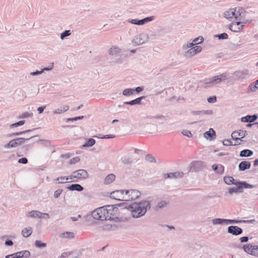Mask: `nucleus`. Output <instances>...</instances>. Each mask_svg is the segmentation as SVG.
Wrapping results in <instances>:
<instances>
[{
  "instance_id": "nucleus-62",
  "label": "nucleus",
  "mask_w": 258,
  "mask_h": 258,
  "mask_svg": "<svg viewBox=\"0 0 258 258\" xmlns=\"http://www.w3.org/2000/svg\"><path fill=\"white\" fill-rule=\"evenodd\" d=\"M80 161V158L78 157H75L72 158L70 161V164H73L76 163H78Z\"/></svg>"
},
{
  "instance_id": "nucleus-18",
  "label": "nucleus",
  "mask_w": 258,
  "mask_h": 258,
  "mask_svg": "<svg viewBox=\"0 0 258 258\" xmlns=\"http://www.w3.org/2000/svg\"><path fill=\"white\" fill-rule=\"evenodd\" d=\"M254 222H255V220L254 219L248 220H238L226 219V225L236 224V223H253Z\"/></svg>"
},
{
  "instance_id": "nucleus-56",
  "label": "nucleus",
  "mask_w": 258,
  "mask_h": 258,
  "mask_svg": "<svg viewBox=\"0 0 258 258\" xmlns=\"http://www.w3.org/2000/svg\"><path fill=\"white\" fill-rule=\"evenodd\" d=\"M237 134H238V132H237L236 131H234V132H232V133L231 134V137H232V138L233 140H235L236 141H241L240 138L237 137V136H238Z\"/></svg>"
},
{
  "instance_id": "nucleus-61",
  "label": "nucleus",
  "mask_w": 258,
  "mask_h": 258,
  "mask_svg": "<svg viewBox=\"0 0 258 258\" xmlns=\"http://www.w3.org/2000/svg\"><path fill=\"white\" fill-rule=\"evenodd\" d=\"M217 98L215 96L210 97L208 98L207 101L210 103H213L216 101Z\"/></svg>"
},
{
  "instance_id": "nucleus-55",
  "label": "nucleus",
  "mask_w": 258,
  "mask_h": 258,
  "mask_svg": "<svg viewBox=\"0 0 258 258\" xmlns=\"http://www.w3.org/2000/svg\"><path fill=\"white\" fill-rule=\"evenodd\" d=\"M31 131L32 130H26V131H23V132H19L14 133L12 134L11 135H10V137H13V136H19V135H22L23 134L31 132Z\"/></svg>"
},
{
  "instance_id": "nucleus-52",
  "label": "nucleus",
  "mask_w": 258,
  "mask_h": 258,
  "mask_svg": "<svg viewBox=\"0 0 258 258\" xmlns=\"http://www.w3.org/2000/svg\"><path fill=\"white\" fill-rule=\"evenodd\" d=\"M53 66H54V63L53 62L50 63L48 67H45V68H44L43 69H42L41 70L42 71V73H43L44 71H51L53 69Z\"/></svg>"
},
{
  "instance_id": "nucleus-45",
  "label": "nucleus",
  "mask_w": 258,
  "mask_h": 258,
  "mask_svg": "<svg viewBox=\"0 0 258 258\" xmlns=\"http://www.w3.org/2000/svg\"><path fill=\"white\" fill-rule=\"evenodd\" d=\"M33 116L32 113H30L28 112H25L22 113L21 115H20L19 118H28V117H31Z\"/></svg>"
},
{
  "instance_id": "nucleus-40",
  "label": "nucleus",
  "mask_w": 258,
  "mask_h": 258,
  "mask_svg": "<svg viewBox=\"0 0 258 258\" xmlns=\"http://www.w3.org/2000/svg\"><path fill=\"white\" fill-rule=\"evenodd\" d=\"M135 92L133 89H125L122 92V94L125 96H128L133 95Z\"/></svg>"
},
{
  "instance_id": "nucleus-13",
  "label": "nucleus",
  "mask_w": 258,
  "mask_h": 258,
  "mask_svg": "<svg viewBox=\"0 0 258 258\" xmlns=\"http://www.w3.org/2000/svg\"><path fill=\"white\" fill-rule=\"evenodd\" d=\"M227 232L233 235H239L242 233L243 230L237 226H230L227 228Z\"/></svg>"
},
{
  "instance_id": "nucleus-44",
  "label": "nucleus",
  "mask_w": 258,
  "mask_h": 258,
  "mask_svg": "<svg viewBox=\"0 0 258 258\" xmlns=\"http://www.w3.org/2000/svg\"><path fill=\"white\" fill-rule=\"evenodd\" d=\"M19 253H21L20 256L22 257L27 258L30 256V252L28 250H23L19 251Z\"/></svg>"
},
{
  "instance_id": "nucleus-36",
  "label": "nucleus",
  "mask_w": 258,
  "mask_h": 258,
  "mask_svg": "<svg viewBox=\"0 0 258 258\" xmlns=\"http://www.w3.org/2000/svg\"><path fill=\"white\" fill-rule=\"evenodd\" d=\"M69 109V105H65L62 107L59 108L53 111V113L54 114H61L63 112H66Z\"/></svg>"
},
{
  "instance_id": "nucleus-26",
  "label": "nucleus",
  "mask_w": 258,
  "mask_h": 258,
  "mask_svg": "<svg viewBox=\"0 0 258 258\" xmlns=\"http://www.w3.org/2000/svg\"><path fill=\"white\" fill-rule=\"evenodd\" d=\"M257 118L256 115L254 114L252 115H248L245 117H242L241 118V120L242 122H251L254 121Z\"/></svg>"
},
{
  "instance_id": "nucleus-7",
  "label": "nucleus",
  "mask_w": 258,
  "mask_h": 258,
  "mask_svg": "<svg viewBox=\"0 0 258 258\" xmlns=\"http://www.w3.org/2000/svg\"><path fill=\"white\" fill-rule=\"evenodd\" d=\"M88 172L84 169H79L74 171L71 176L70 179L72 180V181H77L78 179H86L88 177Z\"/></svg>"
},
{
  "instance_id": "nucleus-19",
  "label": "nucleus",
  "mask_w": 258,
  "mask_h": 258,
  "mask_svg": "<svg viewBox=\"0 0 258 258\" xmlns=\"http://www.w3.org/2000/svg\"><path fill=\"white\" fill-rule=\"evenodd\" d=\"M204 137L207 139L213 140L216 138V132L213 128H210L208 131L204 133Z\"/></svg>"
},
{
  "instance_id": "nucleus-46",
  "label": "nucleus",
  "mask_w": 258,
  "mask_h": 258,
  "mask_svg": "<svg viewBox=\"0 0 258 258\" xmlns=\"http://www.w3.org/2000/svg\"><path fill=\"white\" fill-rule=\"evenodd\" d=\"M146 160L151 163H154L156 162L155 157L151 154H148L146 155Z\"/></svg>"
},
{
  "instance_id": "nucleus-64",
  "label": "nucleus",
  "mask_w": 258,
  "mask_h": 258,
  "mask_svg": "<svg viewBox=\"0 0 258 258\" xmlns=\"http://www.w3.org/2000/svg\"><path fill=\"white\" fill-rule=\"evenodd\" d=\"M253 255L258 256V246L254 245V249H253Z\"/></svg>"
},
{
  "instance_id": "nucleus-47",
  "label": "nucleus",
  "mask_w": 258,
  "mask_h": 258,
  "mask_svg": "<svg viewBox=\"0 0 258 258\" xmlns=\"http://www.w3.org/2000/svg\"><path fill=\"white\" fill-rule=\"evenodd\" d=\"M215 37H218L219 39H226L228 38V34L226 33H223L220 34L216 35Z\"/></svg>"
},
{
  "instance_id": "nucleus-29",
  "label": "nucleus",
  "mask_w": 258,
  "mask_h": 258,
  "mask_svg": "<svg viewBox=\"0 0 258 258\" xmlns=\"http://www.w3.org/2000/svg\"><path fill=\"white\" fill-rule=\"evenodd\" d=\"M213 169L217 173L222 174L224 172V167L222 165L215 164L212 166Z\"/></svg>"
},
{
  "instance_id": "nucleus-38",
  "label": "nucleus",
  "mask_w": 258,
  "mask_h": 258,
  "mask_svg": "<svg viewBox=\"0 0 258 258\" xmlns=\"http://www.w3.org/2000/svg\"><path fill=\"white\" fill-rule=\"evenodd\" d=\"M234 180V178L232 176H227L224 177V181L227 184H234V183H236Z\"/></svg>"
},
{
  "instance_id": "nucleus-3",
  "label": "nucleus",
  "mask_w": 258,
  "mask_h": 258,
  "mask_svg": "<svg viewBox=\"0 0 258 258\" xmlns=\"http://www.w3.org/2000/svg\"><path fill=\"white\" fill-rule=\"evenodd\" d=\"M245 9L242 7H238L230 9L225 11L224 16L225 18L231 20L233 18L235 20H241L245 17Z\"/></svg>"
},
{
  "instance_id": "nucleus-31",
  "label": "nucleus",
  "mask_w": 258,
  "mask_h": 258,
  "mask_svg": "<svg viewBox=\"0 0 258 258\" xmlns=\"http://www.w3.org/2000/svg\"><path fill=\"white\" fill-rule=\"evenodd\" d=\"M254 245H253L250 244H247L244 245L243 247L244 251L247 252L248 254H250L253 255V249H254Z\"/></svg>"
},
{
  "instance_id": "nucleus-42",
  "label": "nucleus",
  "mask_w": 258,
  "mask_h": 258,
  "mask_svg": "<svg viewBox=\"0 0 258 258\" xmlns=\"http://www.w3.org/2000/svg\"><path fill=\"white\" fill-rule=\"evenodd\" d=\"M195 45H196V44L193 41L192 42H188L186 44L183 45L182 46V49L183 50H186L188 48L189 49V48H190L191 47H194V46Z\"/></svg>"
},
{
  "instance_id": "nucleus-59",
  "label": "nucleus",
  "mask_w": 258,
  "mask_h": 258,
  "mask_svg": "<svg viewBox=\"0 0 258 258\" xmlns=\"http://www.w3.org/2000/svg\"><path fill=\"white\" fill-rule=\"evenodd\" d=\"M201 115H212L213 112L212 110H201Z\"/></svg>"
},
{
  "instance_id": "nucleus-16",
  "label": "nucleus",
  "mask_w": 258,
  "mask_h": 258,
  "mask_svg": "<svg viewBox=\"0 0 258 258\" xmlns=\"http://www.w3.org/2000/svg\"><path fill=\"white\" fill-rule=\"evenodd\" d=\"M229 28L231 31L234 32H239L242 30L239 21L231 23L229 25Z\"/></svg>"
},
{
  "instance_id": "nucleus-30",
  "label": "nucleus",
  "mask_w": 258,
  "mask_h": 258,
  "mask_svg": "<svg viewBox=\"0 0 258 258\" xmlns=\"http://www.w3.org/2000/svg\"><path fill=\"white\" fill-rule=\"evenodd\" d=\"M196 54H197V53L195 52L194 47H191L188 50H186L184 53V56L186 58H190Z\"/></svg>"
},
{
  "instance_id": "nucleus-24",
  "label": "nucleus",
  "mask_w": 258,
  "mask_h": 258,
  "mask_svg": "<svg viewBox=\"0 0 258 258\" xmlns=\"http://www.w3.org/2000/svg\"><path fill=\"white\" fill-rule=\"evenodd\" d=\"M145 96H141L130 101L124 102L123 104H127L130 105H135L137 104L139 105L141 104V100L145 98Z\"/></svg>"
},
{
  "instance_id": "nucleus-51",
  "label": "nucleus",
  "mask_w": 258,
  "mask_h": 258,
  "mask_svg": "<svg viewBox=\"0 0 258 258\" xmlns=\"http://www.w3.org/2000/svg\"><path fill=\"white\" fill-rule=\"evenodd\" d=\"M53 66H54V63L53 62L50 63L48 67H45V68H44L43 69H42L41 70L42 71V73H43L44 71H51L53 69Z\"/></svg>"
},
{
  "instance_id": "nucleus-20",
  "label": "nucleus",
  "mask_w": 258,
  "mask_h": 258,
  "mask_svg": "<svg viewBox=\"0 0 258 258\" xmlns=\"http://www.w3.org/2000/svg\"><path fill=\"white\" fill-rule=\"evenodd\" d=\"M245 17L243 19L241 20H238L239 23H240V25L242 29L243 27L245 26V24L250 23L252 22V20L249 19H246L249 18L248 12H246L245 10Z\"/></svg>"
},
{
  "instance_id": "nucleus-41",
  "label": "nucleus",
  "mask_w": 258,
  "mask_h": 258,
  "mask_svg": "<svg viewBox=\"0 0 258 258\" xmlns=\"http://www.w3.org/2000/svg\"><path fill=\"white\" fill-rule=\"evenodd\" d=\"M71 34V31L70 30H65L62 32L60 35V37L61 40H63L66 37L69 36Z\"/></svg>"
},
{
  "instance_id": "nucleus-53",
  "label": "nucleus",
  "mask_w": 258,
  "mask_h": 258,
  "mask_svg": "<svg viewBox=\"0 0 258 258\" xmlns=\"http://www.w3.org/2000/svg\"><path fill=\"white\" fill-rule=\"evenodd\" d=\"M25 120H23L19 121L17 122L12 124L10 125V127H17L18 126L22 125L25 123Z\"/></svg>"
},
{
  "instance_id": "nucleus-25",
  "label": "nucleus",
  "mask_w": 258,
  "mask_h": 258,
  "mask_svg": "<svg viewBox=\"0 0 258 258\" xmlns=\"http://www.w3.org/2000/svg\"><path fill=\"white\" fill-rule=\"evenodd\" d=\"M67 188L71 191H81L84 189L83 187L79 184H72L69 186L67 187Z\"/></svg>"
},
{
  "instance_id": "nucleus-1",
  "label": "nucleus",
  "mask_w": 258,
  "mask_h": 258,
  "mask_svg": "<svg viewBox=\"0 0 258 258\" xmlns=\"http://www.w3.org/2000/svg\"><path fill=\"white\" fill-rule=\"evenodd\" d=\"M105 208L104 207L97 208L92 212V217L96 220H113L115 217H113L115 212L117 211V208L113 207L112 205H109Z\"/></svg>"
},
{
  "instance_id": "nucleus-12",
  "label": "nucleus",
  "mask_w": 258,
  "mask_h": 258,
  "mask_svg": "<svg viewBox=\"0 0 258 258\" xmlns=\"http://www.w3.org/2000/svg\"><path fill=\"white\" fill-rule=\"evenodd\" d=\"M125 190H118L111 192L110 197L118 201H125Z\"/></svg>"
},
{
  "instance_id": "nucleus-50",
  "label": "nucleus",
  "mask_w": 258,
  "mask_h": 258,
  "mask_svg": "<svg viewBox=\"0 0 258 258\" xmlns=\"http://www.w3.org/2000/svg\"><path fill=\"white\" fill-rule=\"evenodd\" d=\"M121 162L125 165L130 164L131 163H132V161L131 159L130 158L123 157L121 158Z\"/></svg>"
},
{
  "instance_id": "nucleus-57",
  "label": "nucleus",
  "mask_w": 258,
  "mask_h": 258,
  "mask_svg": "<svg viewBox=\"0 0 258 258\" xmlns=\"http://www.w3.org/2000/svg\"><path fill=\"white\" fill-rule=\"evenodd\" d=\"M62 192V189H58L54 191V193L53 195L54 198L55 199L58 198Z\"/></svg>"
},
{
  "instance_id": "nucleus-49",
  "label": "nucleus",
  "mask_w": 258,
  "mask_h": 258,
  "mask_svg": "<svg viewBox=\"0 0 258 258\" xmlns=\"http://www.w3.org/2000/svg\"><path fill=\"white\" fill-rule=\"evenodd\" d=\"M35 245L37 247H44L46 246V244L45 243L42 242L40 240H36Z\"/></svg>"
},
{
  "instance_id": "nucleus-15",
  "label": "nucleus",
  "mask_w": 258,
  "mask_h": 258,
  "mask_svg": "<svg viewBox=\"0 0 258 258\" xmlns=\"http://www.w3.org/2000/svg\"><path fill=\"white\" fill-rule=\"evenodd\" d=\"M146 118L148 120H152L155 122L162 123V121L165 119V116L162 115L156 114L147 116Z\"/></svg>"
},
{
  "instance_id": "nucleus-43",
  "label": "nucleus",
  "mask_w": 258,
  "mask_h": 258,
  "mask_svg": "<svg viewBox=\"0 0 258 258\" xmlns=\"http://www.w3.org/2000/svg\"><path fill=\"white\" fill-rule=\"evenodd\" d=\"M20 254L21 253H19V251H18L16 253L8 255L6 256L5 258H21Z\"/></svg>"
},
{
  "instance_id": "nucleus-22",
  "label": "nucleus",
  "mask_w": 258,
  "mask_h": 258,
  "mask_svg": "<svg viewBox=\"0 0 258 258\" xmlns=\"http://www.w3.org/2000/svg\"><path fill=\"white\" fill-rule=\"evenodd\" d=\"M251 166V163L249 161H242L238 165L239 170L240 171H244L246 169H248L250 168Z\"/></svg>"
},
{
  "instance_id": "nucleus-5",
  "label": "nucleus",
  "mask_w": 258,
  "mask_h": 258,
  "mask_svg": "<svg viewBox=\"0 0 258 258\" xmlns=\"http://www.w3.org/2000/svg\"><path fill=\"white\" fill-rule=\"evenodd\" d=\"M236 185V187H229L228 188L229 194L232 195L233 192H242L243 190L241 189L245 188H252L254 187V185L249 184L246 181H237L236 183H234Z\"/></svg>"
},
{
  "instance_id": "nucleus-10",
  "label": "nucleus",
  "mask_w": 258,
  "mask_h": 258,
  "mask_svg": "<svg viewBox=\"0 0 258 258\" xmlns=\"http://www.w3.org/2000/svg\"><path fill=\"white\" fill-rule=\"evenodd\" d=\"M141 195L140 192L136 189L125 190V201H132L137 199Z\"/></svg>"
},
{
  "instance_id": "nucleus-23",
  "label": "nucleus",
  "mask_w": 258,
  "mask_h": 258,
  "mask_svg": "<svg viewBox=\"0 0 258 258\" xmlns=\"http://www.w3.org/2000/svg\"><path fill=\"white\" fill-rule=\"evenodd\" d=\"M28 216L33 218H44L42 216V213L39 211H31L28 213Z\"/></svg>"
},
{
  "instance_id": "nucleus-58",
  "label": "nucleus",
  "mask_w": 258,
  "mask_h": 258,
  "mask_svg": "<svg viewBox=\"0 0 258 258\" xmlns=\"http://www.w3.org/2000/svg\"><path fill=\"white\" fill-rule=\"evenodd\" d=\"M223 144L225 146H235L236 144H233L230 140H224L223 141Z\"/></svg>"
},
{
  "instance_id": "nucleus-8",
  "label": "nucleus",
  "mask_w": 258,
  "mask_h": 258,
  "mask_svg": "<svg viewBox=\"0 0 258 258\" xmlns=\"http://www.w3.org/2000/svg\"><path fill=\"white\" fill-rule=\"evenodd\" d=\"M149 39V36L147 33H142L135 36L132 42L135 46H138L147 42Z\"/></svg>"
},
{
  "instance_id": "nucleus-17",
  "label": "nucleus",
  "mask_w": 258,
  "mask_h": 258,
  "mask_svg": "<svg viewBox=\"0 0 258 258\" xmlns=\"http://www.w3.org/2000/svg\"><path fill=\"white\" fill-rule=\"evenodd\" d=\"M202 163L200 161H194L191 163L189 171L198 172L202 170Z\"/></svg>"
},
{
  "instance_id": "nucleus-63",
  "label": "nucleus",
  "mask_w": 258,
  "mask_h": 258,
  "mask_svg": "<svg viewBox=\"0 0 258 258\" xmlns=\"http://www.w3.org/2000/svg\"><path fill=\"white\" fill-rule=\"evenodd\" d=\"M71 254V252H64L58 258H66Z\"/></svg>"
},
{
  "instance_id": "nucleus-37",
  "label": "nucleus",
  "mask_w": 258,
  "mask_h": 258,
  "mask_svg": "<svg viewBox=\"0 0 258 258\" xmlns=\"http://www.w3.org/2000/svg\"><path fill=\"white\" fill-rule=\"evenodd\" d=\"M60 237L63 238H73L75 237V234L72 232H65L61 233Z\"/></svg>"
},
{
  "instance_id": "nucleus-32",
  "label": "nucleus",
  "mask_w": 258,
  "mask_h": 258,
  "mask_svg": "<svg viewBox=\"0 0 258 258\" xmlns=\"http://www.w3.org/2000/svg\"><path fill=\"white\" fill-rule=\"evenodd\" d=\"M212 224L214 225H226V219L222 218H215L212 220Z\"/></svg>"
},
{
  "instance_id": "nucleus-11",
  "label": "nucleus",
  "mask_w": 258,
  "mask_h": 258,
  "mask_svg": "<svg viewBox=\"0 0 258 258\" xmlns=\"http://www.w3.org/2000/svg\"><path fill=\"white\" fill-rule=\"evenodd\" d=\"M154 16H150L145 18L142 20L130 19L127 22L132 24L143 25L146 23L152 21L154 19Z\"/></svg>"
},
{
  "instance_id": "nucleus-34",
  "label": "nucleus",
  "mask_w": 258,
  "mask_h": 258,
  "mask_svg": "<svg viewBox=\"0 0 258 258\" xmlns=\"http://www.w3.org/2000/svg\"><path fill=\"white\" fill-rule=\"evenodd\" d=\"M253 151L249 149H244L240 153V157H250L253 155Z\"/></svg>"
},
{
  "instance_id": "nucleus-14",
  "label": "nucleus",
  "mask_w": 258,
  "mask_h": 258,
  "mask_svg": "<svg viewBox=\"0 0 258 258\" xmlns=\"http://www.w3.org/2000/svg\"><path fill=\"white\" fill-rule=\"evenodd\" d=\"M184 175L182 172H175L167 173L164 175V178H180Z\"/></svg>"
},
{
  "instance_id": "nucleus-2",
  "label": "nucleus",
  "mask_w": 258,
  "mask_h": 258,
  "mask_svg": "<svg viewBox=\"0 0 258 258\" xmlns=\"http://www.w3.org/2000/svg\"><path fill=\"white\" fill-rule=\"evenodd\" d=\"M150 207L151 204L149 201L143 200L139 203H134L126 206L125 208L131 211L133 217L138 218L144 216L147 209H150Z\"/></svg>"
},
{
  "instance_id": "nucleus-33",
  "label": "nucleus",
  "mask_w": 258,
  "mask_h": 258,
  "mask_svg": "<svg viewBox=\"0 0 258 258\" xmlns=\"http://www.w3.org/2000/svg\"><path fill=\"white\" fill-rule=\"evenodd\" d=\"M32 233V229L31 227L25 228L22 231V235L24 237H28Z\"/></svg>"
},
{
  "instance_id": "nucleus-9",
  "label": "nucleus",
  "mask_w": 258,
  "mask_h": 258,
  "mask_svg": "<svg viewBox=\"0 0 258 258\" xmlns=\"http://www.w3.org/2000/svg\"><path fill=\"white\" fill-rule=\"evenodd\" d=\"M227 79L226 73H223L221 75L212 77L209 81L205 83L206 87H210L220 83L223 80Z\"/></svg>"
},
{
  "instance_id": "nucleus-27",
  "label": "nucleus",
  "mask_w": 258,
  "mask_h": 258,
  "mask_svg": "<svg viewBox=\"0 0 258 258\" xmlns=\"http://www.w3.org/2000/svg\"><path fill=\"white\" fill-rule=\"evenodd\" d=\"M168 203L165 201H162L158 203L157 205L153 207V208L155 211H159L164 208H165Z\"/></svg>"
},
{
  "instance_id": "nucleus-54",
  "label": "nucleus",
  "mask_w": 258,
  "mask_h": 258,
  "mask_svg": "<svg viewBox=\"0 0 258 258\" xmlns=\"http://www.w3.org/2000/svg\"><path fill=\"white\" fill-rule=\"evenodd\" d=\"M204 41V38L202 36H199L198 37L195 38L193 42L195 43L196 44H201Z\"/></svg>"
},
{
  "instance_id": "nucleus-6",
  "label": "nucleus",
  "mask_w": 258,
  "mask_h": 258,
  "mask_svg": "<svg viewBox=\"0 0 258 258\" xmlns=\"http://www.w3.org/2000/svg\"><path fill=\"white\" fill-rule=\"evenodd\" d=\"M35 137V136H33L26 139L23 138H19L12 140L10 141L8 144H6L4 146V147L7 149L16 148L23 144L25 141H29Z\"/></svg>"
},
{
  "instance_id": "nucleus-35",
  "label": "nucleus",
  "mask_w": 258,
  "mask_h": 258,
  "mask_svg": "<svg viewBox=\"0 0 258 258\" xmlns=\"http://www.w3.org/2000/svg\"><path fill=\"white\" fill-rule=\"evenodd\" d=\"M69 179H70L69 176H60L55 178L53 181L58 183H63L68 182L67 180Z\"/></svg>"
},
{
  "instance_id": "nucleus-60",
  "label": "nucleus",
  "mask_w": 258,
  "mask_h": 258,
  "mask_svg": "<svg viewBox=\"0 0 258 258\" xmlns=\"http://www.w3.org/2000/svg\"><path fill=\"white\" fill-rule=\"evenodd\" d=\"M182 134L183 135L186 136L188 138H190L192 136V134L190 132V131L188 130H183L182 132Z\"/></svg>"
},
{
  "instance_id": "nucleus-4",
  "label": "nucleus",
  "mask_w": 258,
  "mask_h": 258,
  "mask_svg": "<svg viewBox=\"0 0 258 258\" xmlns=\"http://www.w3.org/2000/svg\"><path fill=\"white\" fill-rule=\"evenodd\" d=\"M121 49L117 46H112L108 50V53L113 57L112 62L115 64H121L123 62L122 55L120 54Z\"/></svg>"
},
{
  "instance_id": "nucleus-21",
  "label": "nucleus",
  "mask_w": 258,
  "mask_h": 258,
  "mask_svg": "<svg viewBox=\"0 0 258 258\" xmlns=\"http://www.w3.org/2000/svg\"><path fill=\"white\" fill-rule=\"evenodd\" d=\"M249 74V71L247 70L241 71H236L234 73L235 76L239 79H243Z\"/></svg>"
},
{
  "instance_id": "nucleus-28",
  "label": "nucleus",
  "mask_w": 258,
  "mask_h": 258,
  "mask_svg": "<svg viewBox=\"0 0 258 258\" xmlns=\"http://www.w3.org/2000/svg\"><path fill=\"white\" fill-rule=\"evenodd\" d=\"M115 179V175L114 174H109L105 178L104 180V183L105 184H109L112 183Z\"/></svg>"
},
{
  "instance_id": "nucleus-39",
  "label": "nucleus",
  "mask_w": 258,
  "mask_h": 258,
  "mask_svg": "<svg viewBox=\"0 0 258 258\" xmlns=\"http://www.w3.org/2000/svg\"><path fill=\"white\" fill-rule=\"evenodd\" d=\"M95 140L93 139L90 138L88 140L85 144L82 145V147H89L93 146L95 144Z\"/></svg>"
},
{
  "instance_id": "nucleus-48",
  "label": "nucleus",
  "mask_w": 258,
  "mask_h": 258,
  "mask_svg": "<svg viewBox=\"0 0 258 258\" xmlns=\"http://www.w3.org/2000/svg\"><path fill=\"white\" fill-rule=\"evenodd\" d=\"M238 132V136L240 137V139L244 138L247 135V133L246 131L239 130Z\"/></svg>"
}]
</instances>
